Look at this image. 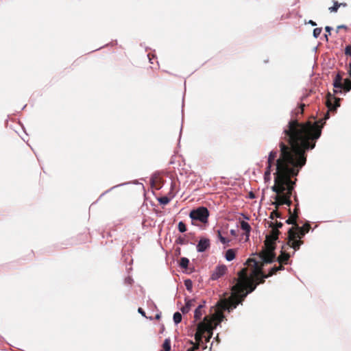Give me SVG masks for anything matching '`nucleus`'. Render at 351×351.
<instances>
[{
	"instance_id": "nucleus-47",
	"label": "nucleus",
	"mask_w": 351,
	"mask_h": 351,
	"mask_svg": "<svg viewBox=\"0 0 351 351\" xmlns=\"http://www.w3.org/2000/svg\"><path fill=\"white\" fill-rule=\"evenodd\" d=\"M308 23L310 24L312 26H316L317 25L315 21H312V20H309Z\"/></svg>"
},
{
	"instance_id": "nucleus-28",
	"label": "nucleus",
	"mask_w": 351,
	"mask_h": 351,
	"mask_svg": "<svg viewBox=\"0 0 351 351\" xmlns=\"http://www.w3.org/2000/svg\"><path fill=\"white\" fill-rule=\"evenodd\" d=\"M171 199L167 196H162L158 199V202L162 205H167L169 203Z\"/></svg>"
},
{
	"instance_id": "nucleus-51",
	"label": "nucleus",
	"mask_w": 351,
	"mask_h": 351,
	"mask_svg": "<svg viewBox=\"0 0 351 351\" xmlns=\"http://www.w3.org/2000/svg\"><path fill=\"white\" fill-rule=\"evenodd\" d=\"M205 304H206V301L205 300H203L201 304H199V305H202V308L205 306Z\"/></svg>"
},
{
	"instance_id": "nucleus-10",
	"label": "nucleus",
	"mask_w": 351,
	"mask_h": 351,
	"mask_svg": "<svg viewBox=\"0 0 351 351\" xmlns=\"http://www.w3.org/2000/svg\"><path fill=\"white\" fill-rule=\"evenodd\" d=\"M227 270V267L225 265H220L216 267L211 275V279L216 280L220 277L223 276Z\"/></svg>"
},
{
	"instance_id": "nucleus-38",
	"label": "nucleus",
	"mask_w": 351,
	"mask_h": 351,
	"mask_svg": "<svg viewBox=\"0 0 351 351\" xmlns=\"http://www.w3.org/2000/svg\"><path fill=\"white\" fill-rule=\"evenodd\" d=\"M127 183H124V184H118V185H116V186H114L112 187H111L110 189L106 191L105 192H104L101 195L100 197H102L103 195H104L105 194H106L107 193H108L109 191H112V189H114V188L116 187H118L119 186H123V185H125Z\"/></svg>"
},
{
	"instance_id": "nucleus-31",
	"label": "nucleus",
	"mask_w": 351,
	"mask_h": 351,
	"mask_svg": "<svg viewBox=\"0 0 351 351\" xmlns=\"http://www.w3.org/2000/svg\"><path fill=\"white\" fill-rule=\"evenodd\" d=\"M217 236H218L219 240L223 244H226V243H228L230 242L229 239H227L226 238H225L224 237H223L221 235V231L219 230H217Z\"/></svg>"
},
{
	"instance_id": "nucleus-14",
	"label": "nucleus",
	"mask_w": 351,
	"mask_h": 351,
	"mask_svg": "<svg viewBox=\"0 0 351 351\" xmlns=\"http://www.w3.org/2000/svg\"><path fill=\"white\" fill-rule=\"evenodd\" d=\"M342 88L341 89V93L343 91L344 93H348L351 90V80L349 78H346L342 81Z\"/></svg>"
},
{
	"instance_id": "nucleus-2",
	"label": "nucleus",
	"mask_w": 351,
	"mask_h": 351,
	"mask_svg": "<svg viewBox=\"0 0 351 351\" xmlns=\"http://www.w3.org/2000/svg\"><path fill=\"white\" fill-rule=\"evenodd\" d=\"M257 285L255 280L241 273L239 278L234 279V284L232 287V295L226 299L219 308L222 311L231 312L239 304H242L247 295L253 292Z\"/></svg>"
},
{
	"instance_id": "nucleus-41",
	"label": "nucleus",
	"mask_w": 351,
	"mask_h": 351,
	"mask_svg": "<svg viewBox=\"0 0 351 351\" xmlns=\"http://www.w3.org/2000/svg\"><path fill=\"white\" fill-rule=\"evenodd\" d=\"M133 282V279L132 277L130 276H128L127 278H125V283L127 284V285H132V283Z\"/></svg>"
},
{
	"instance_id": "nucleus-54",
	"label": "nucleus",
	"mask_w": 351,
	"mask_h": 351,
	"mask_svg": "<svg viewBox=\"0 0 351 351\" xmlns=\"http://www.w3.org/2000/svg\"><path fill=\"white\" fill-rule=\"evenodd\" d=\"M182 108L184 107V101H182Z\"/></svg>"
},
{
	"instance_id": "nucleus-8",
	"label": "nucleus",
	"mask_w": 351,
	"mask_h": 351,
	"mask_svg": "<svg viewBox=\"0 0 351 351\" xmlns=\"http://www.w3.org/2000/svg\"><path fill=\"white\" fill-rule=\"evenodd\" d=\"M326 103L327 107L330 110H336L337 108L340 106V99H337L329 93Z\"/></svg>"
},
{
	"instance_id": "nucleus-53",
	"label": "nucleus",
	"mask_w": 351,
	"mask_h": 351,
	"mask_svg": "<svg viewBox=\"0 0 351 351\" xmlns=\"http://www.w3.org/2000/svg\"><path fill=\"white\" fill-rule=\"evenodd\" d=\"M325 37H326V40H328V36L326 34H325Z\"/></svg>"
},
{
	"instance_id": "nucleus-35",
	"label": "nucleus",
	"mask_w": 351,
	"mask_h": 351,
	"mask_svg": "<svg viewBox=\"0 0 351 351\" xmlns=\"http://www.w3.org/2000/svg\"><path fill=\"white\" fill-rule=\"evenodd\" d=\"M322 29L321 27H316L313 29V36L317 38L319 36Z\"/></svg>"
},
{
	"instance_id": "nucleus-6",
	"label": "nucleus",
	"mask_w": 351,
	"mask_h": 351,
	"mask_svg": "<svg viewBox=\"0 0 351 351\" xmlns=\"http://www.w3.org/2000/svg\"><path fill=\"white\" fill-rule=\"evenodd\" d=\"M277 239V235L266 237L264 250L260 255V258L263 263H272L276 261L275 249Z\"/></svg>"
},
{
	"instance_id": "nucleus-26",
	"label": "nucleus",
	"mask_w": 351,
	"mask_h": 351,
	"mask_svg": "<svg viewBox=\"0 0 351 351\" xmlns=\"http://www.w3.org/2000/svg\"><path fill=\"white\" fill-rule=\"evenodd\" d=\"M173 322L176 324H178L182 322V315L180 312L177 311L174 313L173 316Z\"/></svg>"
},
{
	"instance_id": "nucleus-46",
	"label": "nucleus",
	"mask_w": 351,
	"mask_h": 351,
	"mask_svg": "<svg viewBox=\"0 0 351 351\" xmlns=\"http://www.w3.org/2000/svg\"><path fill=\"white\" fill-rule=\"evenodd\" d=\"M305 105L304 104H301L300 105V113H302L303 112V110H304V108Z\"/></svg>"
},
{
	"instance_id": "nucleus-49",
	"label": "nucleus",
	"mask_w": 351,
	"mask_h": 351,
	"mask_svg": "<svg viewBox=\"0 0 351 351\" xmlns=\"http://www.w3.org/2000/svg\"><path fill=\"white\" fill-rule=\"evenodd\" d=\"M341 28H345L346 29L347 28V26L346 25H339L337 27V29H341Z\"/></svg>"
},
{
	"instance_id": "nucleus-19",
	"label": "nucleus",
	"mask_w": 351,
	"mask_h": 351,
	"mask_svg": "<svg viewBox=\"0 0 351 351\" xmlns=\"http://www.w3.org/2000/svg\"><path fill=\"white\" fill-rule=\"evenodd\" d=\"M283 226V223L280 221L271 222L269 224V227H271L273 229L276 230L275 235H278L279 231L278 229L281 228Z\"/></svg>"
},
{
	"instance_id": "nucleus-21",
	"label": "nucleus",
	"mask_w": 351,
	"mask_h": 351,
	"mask_svg": "<svg viewBox=\"0 0 351 351\" xmlns=\"http://www.w3.org/2000/svg\"><path fill=\"white\" fill-rule=\"evenodd\" d=\"M284 269V267L281 265L278 266L274 265V267H271L269 271V276H271L274 274H276L277 271H281Z\"/></svg>"
},
{
	"instance_id": "nucleus-29",
	"label": "nucleus",
	"mask_w": 351,
	"mask_h": 351,
	"mask_svg": "<svg viewBox=\"0 0 351 351\" xmlns=\"http://www.w3.org/2000/svg\"><path fill=\"white\" fill-rule=\"evenodd\" d=\"M281 198L282 195H276L274 197L275 202H273L272 204L274 205L276 208H278L280 206L283 205V204H281Z\"/></svg>"
},
{
	"instance_id": "nucleus-1",
	"label": "nucleus",
	"mask_w": 351,
	"mask_h": 351,
	"mask_svg": "<svg viewBox=\"0 0 351 351\" xmlns=\"http://www.w3.org/2000/svg\"><path fill=\"white\" fill-rule=\"evenodd\" d=\"M324 123L321 125L317 121L300 123L291 119L283 130L284 139L279 143L280 158L276 160L274 174L275 184L271 186L276 195H282L284 191L280 183L284 169L292 171L298 168V173L306 163V152L315 148L322 135Z\"/></svg>"
},
{
	"instance_id": "nucleus-30",
	"label": "nucleus",
	"mask_w": 351,
	"mask_h": 351,
	"mask_svg": "<svg viewBox=\"0 0 351 351\" xmlns=\"http://www.w3.org/2000/svg\"><path fill=\"white\" fill-rule=\"evenodd\" d=\"M178 229L181 233H184L187 230L186 224L182 221L178 223Z\"/></svg>"
},
{
	"instance_id": "nucleus-11",
	"label": "nucleus",
	"mask_w": 351,
	"mask_h": 351,
	"mask_svg": "<svg viewBox=\"0 0 351 351\" xmlns=\"http://www.w3.org/2000/svg\"><path fill=\"white\" fill-rule=\"evenodd\" d=\"M342 81H343V78H342V76L340 73H337L335 77V79L333 80V83H332V85L335 88L334 89V94H338V93H341V88H342Z\"/></svg>"
},
{
	"instance_id": "nucleus-20",
	"label": "nucleus",
	"mask_w": 351,
	"mask_h": 351,
	"mask_svg": "<svg viewBox=\"0 0 351 351\" xmlns=\"http://www.w3.org/2000/svg\"><path fill=\"white\" fill-rule=\"evenodd\" d=\"M202 306L198 305L194 311V318L195 321L200 320L202 315Z\"/></svg>"
},
{
	"instance_id": "nucleus-4",
	"label": "nucleus",
	"mask_w": 351,
	"mask_h": 351,
	"mask_svg": "<svg viewBox=\"0 0 351 351\" xmlns=\"http://www.w3.org/2000/svg\"><path fill=\"white\" fill-rule=\"evenodd\" d=\"M310 228L308 223H305L303 226L298 225L290 228L288 230L289 233V245L295 250H299L300 245L303 243L301 239L308 232Z\"/></svg>"
},
{
	"instance_id": "nucleus-22",
	"label": "nucleus",
	"mask_w": 351,
	"mask_h": 351,
	"mask_svg": "<svg viewBox=\"0 0 351 351\" xmlns=\"http://www.w3.org/2000/svg\"><path fill=\"white\" fill-rule=\"evenodd\" d=\"M345 54L351 56V44L345 47ZM348 67V73L351 77V62L349 63Z\"/></svg>"
},
{
	"instance_id": "nucleus-15",
	"label": "nucleus",
	"mask_w": 351,
	"mask_h": 351,
	"mask_svg": "<svg viewBox=\"0 0 351 351\" xmlns=\"http://www.w3.org/2000/svg\"><path fill=\"white\" fill-rule=\"evenodd\" d=\"M236 251L234 249H228L225 253V258L227 261H232L235 258Z\"/></svg>"
},
{
	"instance_id": "nucleus-37",
	"label": "nucleus",
	"mask_w": 351,
	"mask_h": 351,
	"mask_svg": "<svg viewBox=\"0 0 351 351\" xmlns=\"http://www.w3.org/2000/svg\"><path fill=\"white\" fill-rule=\"evenodd\" d=\"M191 343L193 344V347L187 349L186 351H195L199 349V344H195L192 341H191Z\"/></svg>"
},
{
	"instance_id": "nucleus-33",
	"label": "nucleus",
	"mask_w": 351,
	"mask_h": 351,
	"mask_svg": "<svg viewBox=\"0 0 351 351\" xmlns=\"http://www.w3.org/2000/svg\"><path fill=\"white\" fill-rule=\"evenodd\" d=\"M340 7V4L337 1L334 2V5L332 7L329 8V10L330 12H337Z\"/></svg>"
},
{
	"instance_id": "nucleus-23",
	"label": "nucleus",
	"mask_w": 351,
	"mask_h": 351,
	"mask_svg": "<svg viewBox=\"0 0 351 351\" xmlns=\"http://www.w3.org/2000/svg\"><path fill=\"white\" fill-rule=\"evenodd\" d=\"M278 155V152L272 150L269 153L268 158H267V164H271L272 165L273 161L275 160Z\"/></svg>"
},
{
	"instance_id": "nucleus-39",
	"label": "nucleus",
	"mask_w": 351,
	"mask_h": 351,
	"mask_svg": "<svg viewBox=\"0 0 351 351\" xmlns=\"http://www.w3.org/2000/svg\"><path fill=\"white\" fill-rule=\"evenodd\" d=\"M254 267L256 271L258 272H261L262 268L260 267L258 262L254 261Z\"/></svg>"
},
{
	"instance_id": "nucleus-43",
	"label": "nucleus",
	"mask_w": 351,
	"mask_h": 351,
	"mask_svg": "<svg viewBox=\"0 0 351 351\" xmlns=\"http://www.w3.org/2000/svg\"><path fill=\"white\" fill-rule=\"evenodd\" d=\"M248 197H249L250 199H254L255 198V195H254V193L252 191H250L248 193Z\"/></svg>"
},
{
	"instance_id": "nucleus-5",
	"label": "nucleus",
	"mask_w": 351,
	"mask_h": 351,
	"mask_svg": "<svg viewBox=\"0 0 351 351\" xmlns=\"http://www.w3.org/2000/svg\"><path fill=\"white\" fill-rule=\"evenodd\" d=\"M215 329L216 326H213L212 322L208 321V316H206L202 321L196 324L195 339L200 343L202 342V339L205 338L206 343H207L212 338L213 330Z\"/></svg>"
},
{
	"instance_id": "nucleus-7",
	"label": "nucleus",
	"mask_w": 351,
	"mask_h": 351,
	"mask_svg": "<svg viewBox=\"0 0 351 351\" xmlns=\"http://www.w3.org/2000/svg\"><path fill=\"white\" fill-rule=\"evenodd\" d=\"M191 219V224L196 226L197 221L202 223H206L209 217V211L205 206H199L197 208L192 209L189 215Z\"/></svg>"
},
{
	"instance_id": "nucleus-13",
	"label": "nucleus",
	"mask_w": 351,
	"mask_h": 351,
	"mask_svg": "<svg viewBox=\"0 0 351 351\" xmlns=\"http://www.w3.org/2000/svg\"><path fill=\"white\" fill-rule=\"evenodd\" d=\"M225 316L223 314H219L216 319L208 317V321H210L212 322L213 326H216V328L224 320Z\"/></svg>"
},
{
	"instance_id": "nucleus-16",
	"label": "nucleus",
	"mask_w": 351,
	"mask_h": 351,
	"mask_svg": "<svg viewBox=\"0 0 351 351\" xmlns=\"http://www.w3.org/2000/svg\"><path fill=\"white\" fill-rule=\"evenodd\" d=\"M194 301L195 300L185 299V305L181 308V311L183 314L187 313L189 311Z\"/></svg>"
},
{
	"instance_id": "nucleus-40",
	"label": "nucleus",
	"mask_w": 351,
	"mask_h": 351,
	"mask_svg": "<svg viewBox=\"0 0 351 351\" xmlns=\"http://www.w3.org/2000/svg\"><path fill=\"white\" fill-rule=\"evenodd\" d=\"M269 275L268 274H264L263 273H261V280H259V283L261 284H263L264 283L265 280L266 278H269Z\"/></svg>"
},
{
	"instance_id": "nucleus-27",
	"label": "nucleus",
	"mask_w": 351,
	"mask_h": 351,
	"mask_svg": "<svg viewBox=\"0 0 351 351\" xmlns=\"http://www.w3.org/2000/svg\"><path fill=\"white\" fill-rule=\"evenodd\" d=\"M162 348L164 351L171 350V341L169 339H165L162 343Z\"/></svg>"
},
{
	"instance_id": "nucleus-56",
	"label": "nucleus",
	"mask_w": 351,
	"mask_h": 351,
	"mask_svg": "<svg viewBox=\"0 0 351 351\" xmlns=\"http://www.w3.org/2000/svg\"><path fill=\"white\" fill-rule=\"evenodd\" d=\"M160 351H164V350H160Z\"/></svg>"
},
{
	"instance_id": "nucleus-9",
	"label": "nucleus",
	"mask_w": 351,
	"mask_h": 351,
	"mask_svg": "<svg viewBox=\"0 0 351 351\" xmlns=\"http://www.w3.org/2000/svg\"><path fill=\"white\" fill-rule=\"evenodd\" d=\"M210 239L208 238L202 237L199 239V240L197 244V246H196L197 251L198 252H204L207 249H208L210 247Z\"/></svg>"
},
{
	"instance_id": "nucleus-48",
	"label": "nucleus",
	"mask_w": 351,
	"mask_h": 351,
	"mask_svg": "<svg viewBox=\"0 0 351 351\" xmlns=\"http://www.w3.org/2000/svg\"><path fill=\"white\" fill-rule=\"evenodd\" d=\"M155 178L152 176L151 178H150V182H151V184L152 186H154L155 184Z\"/></svg>"
},
{
	"instance_id": "nucleus-12",
	"label": "nucleus",
	"mask_w": 351,
	"mask_h": 351,
	"mask_svg": "<svg viewBox=\"0 0 351 351\" xmlns=\"http://www.w3.org/2000/svg\"><path fill=\"white\" fill-rule=\"evenodd\" d=\"M299 208L298 207L294 208L293 213H291V209L289 208V212L290 213V217L288 219L286 220V223L287 224H293L296 219L298 218Z\"/></svg>"
},
{
	"instance_id": "nucleus-18",
	"label": "nucleus",
	"mask_w": 351,
	"mask_h": 351,
	"mask_svg": "<svg viewBox=\"0 0 351 351\" xmlns=\"http://www.w3.org/2000/svg\"><path fill=\"white\" fill-rule=\"evenodd\" d=\"M289 257H290V255L282 252L281 256L276 258V261H277L279 263L287 264Z\"/></svg>"
},
{
	"instance_id": "nucleus-36",
	"label": "nucleus",
	"mask_w": 351,
	"mask_h": 351,
	"mask_svg": "<svg viewBox=\"0 0 351 351\" xmlns=\"http://www.w3.org/2000/svg\"><path fill=\"white\" fill-rule=\"evenodd\" d=\"M176 243L178 245H185L187 242L184 238H182V237H179L176 240Z\"/></svg>"
},
{
	"instance_id": "nucleus-3",
	"label": "nucleus",
	"mask_w": 351,
	"mask_h": 351,
	"mask_svg": "<svg viewBox=\"0 0 351 351\" xmlns=\"http://www.w3.org/2000/svg\"><path fill=\"white\" fill-rule=\"evenodd\" d=\"M282 172V176L280 180V183L282 188V191H284V193L282 195L281 204L290 207L292 204L291 197L292 196L297 181V178H295L294 180H291V178H295L298 175V168L290 171L287 170V169H284Z\"/></svg>"
},
{
	"instance_id": "nucleus-52",
	"label": "nucleus",
	"mask_w": 351,
	"mask_h": 351,
	"mask_svg": "<svg viewBox=\"0 0 351 351\" xmlns=\"http://www.w3.org/2000/svg\"><path fill=\"white\" fill-rule=\"evenodd\" d=\"M160 315H158V314H157V315H156V319H159V318H160Z\"/></svg>"
},
{
	"instance_id": "nucleus-55",
	"label": "nucleus",
	"mask_w": 351,
	"mask_h": 351,
	"mask_svg": "<svg viewBox=\"0 0 351 351\" xmlns=\"http://www.w3.org/2000/svg\"><path fill=\"white\" fill-rule=\"evenodd\" d=\"M182 127H181L180 133L182 132Z\"/></svg>"
},
{
	"instance_id": "nucleus-42",
	"label": "nucleus",
	"mask_w": 351,
	"mask_h": 351,
	"mask_svg": "<svg viewBox=\"0 0 351 351\" xmlns=\"http://www.w3.org/2000/svg\"><path fill=\"white\" fill-rule=\"evenodd\" d=\"M138 312L141 315H143V317H146V316H145V312L144 311V310H143L142 308H138Z\"/></svg>"
},
{
	"instance_id": "nucleus-34",
	"label": "nucleus",
	"mask_w": 351,
	"mask_h": 351,
	"mask_svg": "<svg viewBox=\"0 0 351 351\" xmlns=\"http://www.w3.org/2000/svg\"><path fill=\"white\" fill-rule=\"evenodd\" d=\"M270 218L274 219V218L282 219L281 215L277 210H273L270 213Z\"/></svg>"
},
{
	"instance_id": "nucleus-24",
	"label": "nucleus",
	"mask_w": 351,
	"mask_h": 351,
	"mask_svg": "<svg viewBox=\"0 0 351 351\" xmlns=\"http://www.w3.org/2000/svg\"><path fill=\"white\" fill-rule=\"evenodd\" d=\"M189 264V259L186 257H182L180 260L179 266L181 268L186 269Z\"/></svg>"
},
{
	"instance_id": "nucleus-44",
	"label": "nucleus",
	"mask_w": 351,
	"mask_h": 351,
	"mask_svg": "<svg viewBox=\"0 0 351 351\" xmlns=\"http://www.w3.org/2000/svg\"><path fill=\"white\" fill-rule=\"evenodd\" d=\"M230 233L231 235L234 236V237H236L237 236V230H234V229H231L230 230Z\"/></svg>"
},
{
	"instance_id": "nucleus-50",
	"label": "nucleus",
	"mask_w": 351,
	"mask_h": 351,
	"mask_svg": "<svg viewBox=\"0 0 351 351\" xmlns=\"http://www.w3.org/2000/svg\"><path fill=\"white\" fill-rule=\"evenodd\" d=\"M294 200L297 202V204L295 206V208L298 207V197H297V195H294Z\"/></svg>"
},
{
	"instance_id": "nucleus-32",
	"label": "nucleus",
	"mask_w": 351,
	"mask_h": 351,
	"mask_svg": "<svg viewBox=\"0 0 351 351\" xmlns=\"http://www.w3.org/2000/svg\"><path fill=\"white\" fill-rule=\"evenodd\" d=\"M184 285L186 287V289L189 291H191L193 289V282L191 279H186L184 280Z\"/></svg>"
},
{
	"instance_id": "nucleus-25",
	"label": "nucleus",
	"mask_w": 351,
	"mask_h": 351,
	"mask_svg": "<svg viewBox=\"0 0 351 351\" xmlns=\"http://www.w3.org/2000/svg\"><path fill=\"white\" fill-rule=\"evenodd\" d=\"M271 167L272 165L271 164H267L266 170L264 173V179L265 181L269 180L270 179Z\"/></svg>"
},
{
	"instance_id": "nucleus-45",
	"label": "nucleus",
	"mask_w": 351,
	"mask_h": 351,
	"mask_svg": "<svg viewBox=\"0 0 351 351\" xmlns=\"http://www.w3.org/2000/svg\"><path fill=\"white\" fill-rule=\"evenodd\" d=\"M325 30L326 32H328L330 34V32L332 30V27H331L330 26H326L325 27Z\"/></svg>"
},
{
	"instance_id": "nucleus-17",
	"label": "nucleus",
	"mask_w": 351,
	"mask_h": 351,
	"mask_svg": "<svg viewBox=\"0 0 351 351\" xmlns=\"http://www.w3.org/2000/svg\"><path fill=\"white\" fill-rule=\"evenodd\" d=\"M241 228L243 231H245L247 237H249V235H250V231H251V226H250V225L247 222H246L245 221H241Z\"/></svg>"
}]
</instances>
